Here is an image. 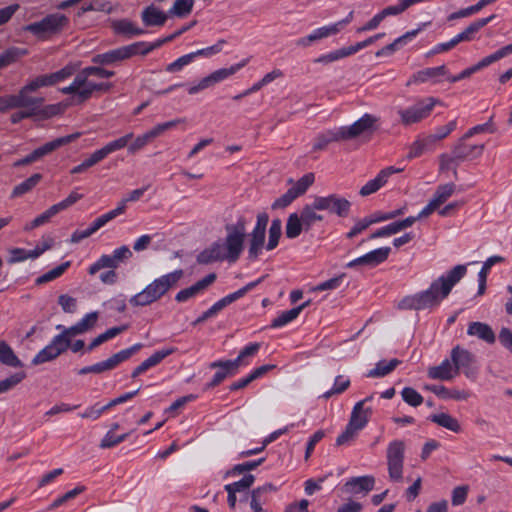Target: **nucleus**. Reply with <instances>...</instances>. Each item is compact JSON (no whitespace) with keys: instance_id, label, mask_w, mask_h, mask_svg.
<instances>
[{"instance_id":"nucleus-1","label":"nucleus","mask_w":512,"mask_h":512,"mask_svg":"<svg viewBox=\"0 0 512 512\" xmlns=\"http://www.w3.org/2000/svg\"><path fill=\"white\" fill-rule=\"evenodd\" d=\"M247 221L244 217H239L236 223L225 226L226 237L224 242L217 240L208 248L197 255V262L207 265L217 261H228L235 263L244 249V240L246 236Z\"/></svg>"},{"instance_id":"nucleus-2","label":"nucleus","mask_w":512,"mask_h":512,"mask_svg":"<svg viewBox=\"0 0 512 512\" xmlns=\"http://www.w3.org/2000/svg\"><path fill=\"white\" fill-rule=\"evenodd\" d=\"M183 275L184 271L177 269L154 279L142 291L132 296L129 303L133 307H144L157 302L178 284Z\"/></svg>"},{"instance_id":"nucleus-3","label":"nucleus","mask_w":512,"mask_h":512,"mask_svg":"<svg viewBox=\"0 0 512 512\" xmlns=\"http://www.w3.org/2000/svg\"><path fill=\"white\" fill-rule=\"evenodd\" d=\"M468 139L460 137L451 147L450 153L439 155V170L444 172L450 170L452 165H458L461 162L472 161L479 158L484 151V144H469Z\"/></svg>"},{"instance_id":"nucleus-4","label":"nucleus","mask_w":512,"mask_h":512,"mask_svg":"<svg viewBox=\"0 0 512 512\" xmlns=\"http://www.w3.org/2000/svg\"><path fill=\"white\" fill-rule=\"evenodd\" d=\"M447 296H442V290L434 281L424 291L404 297L398 308L403 310H424L438 306Z\"/></svg>"},{"instance_id":"nucleus-5","label":"nucleus","mask_w":512,"mask_h":512,"mask_svg":"<svg viewBox=\"0 0 512 512\" xmlns=\"http://www.w3.org/2000/svg\"><path fill=\"white\" fill-rule=\"evenodd\" d=\"M69 24V19L61 13L48 14L40 21L24 26V31L36 36L38 39H48L60 33Z\"/></svg>"},{"instance_id":"nucleus-6","label":"nucleus","mask_w":512,"mask_h":512,"mask_svg":"<svg viewBox=\"0 0 512 512\" xmlns=\"http://www.w3.org/2000/svg\"><path fill=\"white\" fill-rule=\"evenodd\" d=\"M143 46V41L135 42L105 53L96 54L91 58V62L98 65H115L135 55H141V48Z\"/></svg>"},{"instance_id":"nucleus-7","label":"nucleus","mask_w":512,"mask_h":512,"mask_svg":"<svg viewBox=\"0 0 512 512\" xmlns=\"http://www.w3.org/2000/svg\"><path fill=\"white\" fill-rule=\"evenodd\" d=\"M440 101L434 97L419 100L414 105L398 111L402 124L408 126L426 119Z\"/></svg>"},{"instance_id":"nucleus-8","label":"nucleus","mask_w":512,"mask_h":512,"mask_svg":"<svg viewBox=\"0 0 512 512\" xmlns=\"http://www.w3.org/2000/svg\"><path fill=\"white\" fill-rule=\"evenodd\" d=\"M404 453V441L394 440L388 444L386 458L391 481L401 482L403 479Z\"/></svg>"},{"instance_id":"nucleus-9","label":"nucleus","mask_w":512,"mask_h":512,"mask_svg":"<svg viewBox=\"0 0 512 512\" xmlns=\"http://www.w3.org/2000/svg\"><path fill=\"white\" fill-rule=\"evenodd\" d=\"M79 136H80V133H74V134L58 137L52 141H49V142L45 143L44 145L33 150L30 154H28L24 158L15 161L13 163V166L20 167V166H25V165L31 164V163L41 159L42 157L52 153L53 151L57 150L58 148L71 143L72 141L76 140Z\"/></svg>"},{"instance_id":"nucleus-10","label":"nucleus","mask_w":512,"mask_h":512,"mask_svg":"<svg viewBox=\"0 0 512 512\" xmlns=\"http://www.w3.org/2000/svg\"><path fill=\"white\" fill-rule=\"evenodd\" d=\"M269 222V215L266 212L257 215L254 229L249 234L248 259L256 260L264 247L266 228Z\"/></svg>"},{"instance_id":"nucleus-11","label":"nucleus","mask_w":512,"mask_h":512,"mask_svg":"<svg viewBox=\"0 0 512 512\" xmlns=\"http://www.w3.org/2000/svg\"><path fill=\"white\" fill-rule=\"evenodd\" d=\"M132 255L133 254L129 247L123 245L119 248H116L111 255H102L95 263L89 267L88 273L90 275H95L98 271L104 268L116 269L121 263L129 260Z\"/></svg>"},{"instance_id":"nucleus-12","label":"nucleus","mask_w":512,"mask_h":512,"mask_svg":"<svg viewBox=\"0 0 512 512\" xmlns=\"http://www.w3.org/2000/svg\"><path fill=\"white\" fill-rule=\"evenodd\" d=\"M82 76V70L75 76L73 82L66 87L60 89L65 95H72L73 104H82L89 100L95 92L96 83L89 81L90 76H85L82 84H77V80Z\"/></svg>"},{"instance_id":"nucleus-13","label":"nucleus","mask_w":512,"mask_h":512,"mask_svg":"<svg viewBox=\"0 0 512 512\" xmlns=\"http://www.w3.org/2000/svg\"><path fill=\"white\" fill-rule=\"evenodd\" d=\"M76 70V66L66 65L56 72L38 75L35 78L30 79L27 83L36 92L40 88L54 86L59 82L68 79L76 72Z\"/></svg>"},{"instance_id":"nucleus-14","label":"nucleus","mask_w":512,"mask_h":512,"mask_svg":"<svg viewBox=\"0 0 512 512\" xmlns=\"http://www.w3.org/2000/svg\"><path fill=\"white\" fill-rule=\"evenodd\" d=\"M315 200L317 202V207H320L321 211H328L338 217L345 218L350 212L351 202L337 194L317 196L315 197Z\"/></svg>"},{"instance_id":"nucleus-15","label":"nucleus","mask_w":512,"mask_h":512,"mask_svg":"<svg viewBox=\"0 0 512 512\" xmlns=\"http://www.w3.org/2000/svg\"><path fill=\"white\" fill-rule=\"evenodd\" d=\"M142 347L143 345L141 343H136L127 349H123L113 354L104 361L93 364V373L101 374L116 368L120 363L128 360L132 355L137 353Z\"/></svg>"},{"instance_id":"nucleus-16","label":"nucleus","mask_w":512,"mask_h":512,"mask_svg":"<svg viewBox=\"0 0 512 512\" xmlns=\"http://www.w3.org/2000/svg\"><path fill=\"white\" fill-rule=\"evenodd\" d=\"M451 361L453 363L455 373L458 375L462 371L467 377L475 373L473 367L475 363V356L467 349L455 346L451 350Z\"/></svg>"},{"instance_id":"nucleus-17","label":"nucleus","mask_w":512,"mask_h":512,"mask_svg":"<svg viewBox=\"0 0 512 512\" xmlns=\"http://www.w3.org/2000/svg\"><path fill=\"white\" fill-rule=\"evenodd\" d=\"M35 91L26 83L22 86L16 94L13 95L14 106L16 108H22L28 112L33 113L36 116V110L40 104H43L44 97L33 96L32 93Z\"/></svg>"},{"instance_id":"nucleus-18","label":"nucleus","mask_w":512,"mask_h":512,"mask_svg":"<svg viewBox=\"0 0 512 512\" xmlns=\"http://www.w3.org/2000/svg\"><path fill=\"white\" fill-rule=\"evenodd\" d=\"M377 122V118L371 114H364L360 119L354 122L350 126H341L339 130L341 132L344 141L354 139L366 132L372 131L374 125Z\"/></svg>"},{"instance_id":"nucleus-19","label":"nucleus","mask_w":512,"mask_h":512,"mask_svg":"<svg viewBox=\"0 0 512 512\" xmlns=\"http://www.w3.org/2000/svg\"><path fill=\"white\" fill-rule=\"evenodd\" d=\"M68 349V344L63 341L62 336H55L50 344L40 350L32 359V365H40L56 359Z\"/></svg>"},{"instance_id":"nucleus-20","label":"nucleus","mask_w":512,"mask_h":512,"mask_svg":"<svg viewBox=\"0 0 512 512\" xmlns=\"http://www.w3.org/2000/svg\"><path fill=\"white\" fill-rule=\"evenodd\" d=\"M466 265L459 264L453 267L446 275L440 276L434 282L442 290V296H448L454 287L466 274Z\"/></svg>"},{"instance_id":"nucleus-21","label":"nucleus","mask_w":512,"mask_h":512,"mask_svg":"<svg viewBox=\"0 0 512 512\" xmlns=\"http://www.w3.org/2000/svg\"><path fill=\"white\" fill-rule=\"evenodd\" d=\"M217 276L215 273H210L206 275L203 279L197 281L190 287L180 290L176 296L175 300L179 303L185 302L190 298L195 297L197 294L205 290L208 286L215 282Z\"/></svg>"},{"instance_id":"nucleus-22","label":"nucleus","mask_w":512,"mask_h":512,"mask_svg":"<svg viewBox=\"0 0 512 512\" xmlns=\"http://www.w3.org/2000/svg\"><path fill=\"white\" fill-rule=\"evenodd\" d=\"M231 360H218L210 363L209 367L211 369H218V371L214 374L212 380L206 384L205 390L214 388L221 384L227 377L233 376L236 374L238 368H234L229 365Z\"/></svg>"},{"instance_id":"nucleus-23","label":"nucleus","mask_w":512,"mask_h":512,"mask_svg":"<svg viewBox=\"0 0 512 512\" xmlns=\"http://www.w3.org/2000/svg\"><path fill=\"white\" fill-rule=\"evenodd\" d=\"M442 76H448V69L446 65L425 68L414 73L410 77L406 85L409 86L412 83H425L429 80L433 81L434 83H437L439 82L438 78Z\"/></svg>"},{"instance_id":"nucleus-24","label":"nucleus","mask_w":512,"mask_h":512,"mask_svg":"<svg viewBox=\"0 0 512 512\" xmlns=\"http://www.w3.org/2000/svg\"><path fill=\"white\" fill-rule=\"evenodd\" d=\"M176 351L175 347L164 348L153 353L149 358L144 360L140 365H138L131 373L132 378H137L148 369L157 366L161 363L166 357L173 354Z\"/></svg>"},{"instance_id":"nucleus-25","label":"nucleus","mask_w":512,"mask_h":512,"mask_svg":"<svg viewBox=\"0 0 512 512\" xmlns=\"http://www.w3.org/2000/svg\"><path fill=\"white\" fill-rule=\"evenodd\" d=\"M338 33L339 32L337 30V25H334L333 23L327 26L317 28L309 35L299 38L296 41V45L299 47H309L313 42L322 40L332 35H336Z\"/></svg>"},{"instance_id":"nucleus-26","label":"nucleus","mask_w":512,"mask_h":512,"mask_svg":"<svg viewBox=\"0 0 512 512\" xmlns=\"http://www.w3.org/2000/svg\"><path fill=\"white\" fill-rule=\"evenodd\" d=\"M317 211H321V209L317 207V202L314 199L311 204L304 205L298 213L305 226V232L311 230L316 222H322L324 220V216L317 213Z\"/></svg>"},{"instance_id":"nucleus-27","label":"nucleus","mask_w":512,"mask_h":512,"mask_svg":"<svg viewBox=\"0 0 512 512\" xmlns=\"http://www.w3.org/2000/svg\"><path fill=\"white\" fill-rule=\"evenodd\" d=\"M372 415L371 407H363V402H357L351 412L349 424L358 430H362Z\"/></svg>"},{"instance_id":"nucleus-28","label":"nucleus","mask_w":512,"mask_h":512,"mask_svg":"<svg viewBox=\"0 0 512 512\" xmlns=\"http://www.w3.org/2000/svg\"><path fill=\"white\" fill-rule=\"evenodd\" d=\"M452 361L445 359L439 365L432 366L428 369V377L435 380L449 381L457 374L454 372Z\"/></svg>"},{"instance_id":"nucleus-29","label":"nucleus","mask_w":512,"mask_h":512,"mask_svg":"<svg viewBox=\"0 0 512 512\" xmlns=\"http://www.w3.org/2000/svg\"><path fill=\"white\" fill-rule=\"evenodd\" d=\"M467 334L476 336L478 339L488 344H494L496 341V335L493 329L488 324L482 322H471L468 326Z\"/></svg>"},{"instance_id":"nucleus-30","label":"nucleus","mask_w":512,"mask_h":512,"mask_svg":"<svg viewBox=\"0 0 512 512\" xmlns=\"http://www.w3.org/2000/svg\"><path fill=\"white\" fill-rule=\"evenodd\" d=\"M375 478L370 475L353 477L348 480L344 487L347 492L360 493L369 492L374 488Z\"/></svg>"},{"instance_id":"nucleus-31","label":"nucleus","mask_w":512,"mask_h":512,"mask_svg":"<svg viewBox=\"0 0 512 512\" xmlns=\"http://www.w3.org/2000/svg\"><path fill=\"white\" fill-rule=\"evenodd\" d=\"M168 17V13L160 11L153 4L146 7L141 13L142 21L148 27L163 26Z\"/></svg>"},{"instance_id":"nucleus-32","label":"nucleus","mask_w":512,"mask_h":512,"mask_svg":"<svg viewBox=\"0 0 512 512\" xmlns=\"http://www.w3.org/2000/svg\"><path fill=\"white\" fill-rule=\"evenodd\" d=\"M344 141L339 130L336 129L326 130L318 134L314 140L313 151H322L332 142Z\"/></svg>"},{"instance_id":"nucleus-33","label":"nucleus","mask_w":512,"mask_h":512,"mask_svg":"<svg viewBox=\"0 0 512 512\" xmlns=\"http://www.w3.org/2000/svg\"><path fill=\"white\" fill-rule=\"evenodd\" d=\"M112 28L116 34L124 35L129 38L144 33L143 29L136 27L135 24L128 19L113 21Z\"/></svg>"},{"instance_id":"nucleus-34","label":"nucleus","mask_w":512,"mask_h":512,"mask_svg":"<svg viewBox=\"0 0 512 512\" xmlns=\"http://www.w3.org/2000/svg\"><path fill=\"white\" fill-rule=\"evenodd\" d=\"M512 54V43L506 46L501 47L494 53L482 58L479 62H477L474 67L476 71H480L483 68L490 66L491 64L501 60L502 58Z\"/></svg>"},{"instance_id":"nucleus-35","label":"nucleus","mask_w":512,"mask_h":512,"mask_svg":"<svg viewBox=\"0 0 512 512\" xmlns=\"http://www.w3.org/2000/svg\"><path fill=\"white\" fill-rule=\"evenodd\" d=\"M428 419L436 423L437 425L444 427L452 432L459 433L461 431V426L459 421L447 413L440 414H432L428 417Z\"/></svg>"},{"instance_id":"nucleus-36","label":"nucleus","mask_w":512,"mask_h":512,"mask_svg":"<svg viewBox=\"0 0 512 512\" xmlns=\"http://www.w3.org/2000/svg\"><path fill=\"white\" fill-rule=\"evenodd\" d=\"M127 329H128V325H121V326H116V327L107 329L104 333H101L100 335L95 337L90 342V344L87 346V351H89V352L92 351L96 347H98L101 344H103L104 342L116 337L117 335L126 331Z\"/></svg>"},{"instance_id":"nucleus-37","label":"nucleus","mask_w":512,"mask_h":512,"mask_svg":"<svg viewBox=\"0 0 512 512\" xmlns=\"http://www.w3.org/2000/svg\"><path fill=\"white\" fill-rule=\"evenodd\" d=\"M302 231H305V226L303 224V221L298 213H292L289 215L287 222H286V228H285V235L288 239H295L297 238Z\"/></svg>"},{"instance_id":"nucleus-38","label":"nucleus","mask_w":512,"mask_h":512,"mask_svg":"<svg viewBox=\"0 0 512 512\" xmlns=\"http://www.w3.org/2000/svg\"><path fill=\"white\" fill-rule=\"evenodd\" d=\"M0 363L14 368L23 366V363L5 341H0Z\"/></svg>"},{"instance_id":"nucleus-39","label":"nucleus","mask_w":512,"mask_h":512,"mask_svg":"<svg viewBox=\"0 0 512 512\" xmlns=\"http://www.w3.org/2000/svg\"><path fill=\"white\" fill-rule=\"evenodd\" d=\"M400 364V361L398 359H391L389 362H386L385 360L379 361L375 368L371 369L367 373V377L370 378H379L384 377L391 373L398 365Z\"/></svg>"},{"instance_id":"nucleus-40","label":"nucleus","mask_w":512,"mask_h":512,"mask_svg":"<svg viewBox=\"0 0 512 512\" xmlns=\"http://www.w3.org/2000/svg\"><path fill=\"white\" fill-rule=\"evenodd\" d=\"M42 179V174L35 173L31 175L29 178L21 182L20 184L16 185L11 193V197H19L22 196L29 191H31Z\"/></svg>"},{"instance_id":"nucleus-41","label":"nucleus","mask_w":512,"mask_h":512,"mask_svg":"<svg viewBox=\"0 0 512 512\" xmlns=\"http://www.w3.org/2000/svg\"><path fill=\"white\" fill-rule=\"evenodd\" d=\"M193 6L194 0H176L167 13L169 17L185 18L192 12Z\"/></svg>"},{"instance_id":"nucleus-42","label":"nucleus","mask_w":512,"mask_h":512,"mask_svg":"<svg viewBox=\"0 0 512 512\" xmlns=\"http://www.w3.org/2000/svg\"><path fill=\"white\" fill-rule=\"evenodd\" d=\"M390 252H391L390 247H381V248H378V249H375L373 251L366 253L364 255L365 260H366V265L374 267V266H377V265L383 263L388 258Z\"/></svg>"},{"instance_id":"nucleus-43","label":"nucleus","mask_w":512,"mask_h":512,"mask_svg":"<svg viewBox=\"0 0 512 512\" xmlns=\"http://www.w3.org/2000/svg\"><path fill=\"white\" fill-rule=\"evenodd\" d=\"M70 265H71L70 261H66V262L58 265L57 267L53 268L52 270H50V271L44 273L43 275L39 276L35 280V284L36 285H42V284L48 283L50 281H53V280L59 278L70 267Z\"/></svg>"},{"instance_id":"nucleus-44","label":"nucleus","mask_w":512,"mask_h":512,"mask_svg":"<svg viewBox=\"0 0 512 512\" xmlns=\"http://www.w3.org/2000/svg\"><path fill=\"white\" fill-rule=\"evenodd\" d=\"M27 54V50L18 47H11L0 54V69L16 62L18 58Z\"/></svg>"},{"instance_id":"nucleus-45","label":"nucleus","mask_w":512,"mask_h":512,"mask_svg":"<svg viewBox=\"0 0 512 512\" xmlns=\"http://www.w3.org/2000/svg\"><path fill=\"white\" fill-rule=\"evenodd\" d=\"M59 212L60 211L57 209L55 204L52 205L46 211H44L43 213L38 215L33 221H31L30 223L26 224L25 227H24V230L25 231H30V230H33L34 228H37L39 226H42V225L46 224L47 222L50 221V219L53 216H55Z\"/></svg>"},{"instance_id":"nucleus-46","label":"nucleus","mask_w":512,"mask_h":512,"mask_svg":"<svg viewBox=\"0 0 512 512\" xmlns=\"http://www.w3.org/2000/svg\"><path fill=\"white\" fill-rule=\"evenodd\" d=\"M261 347L260 343H251L245 346L239 353L238 357L229 362V365L234 368H239L242 364H244V360L248 357H253L256 355Z\"/></svg>"},{"instance_id":"nucleus-47","label":"nucleus","mask_w":512,"mask_h":512,"mask_svg":"<svg viewBox=\"0 0 512 512\" xmlns=\"http://www.w3.org/2000/svg\"><path fill=\"white\" fill-rule=\"evenodd\" d=\"M282 234V222L280 219H274L271 222L270 228H269V237H268V243L266 245L267 250H273L277 247L279 243V239Z\"/></svg>"},{"instance_id":"nucleus-48","label":"nucleus","mask_w":512,"mask_h":512,"mask_svg":"<svg viewBox=\"0 0 512 512\" xmlns=\"http://www.w3.org/2000/svg\"><path fill=\"white\" fill-rule=\"evenodd\" d=\"M432 146L433 144L431 142H428V136L424 138H419L410 145L406 158L408 160L417 158L421 156L426 149H429Z\"/></svg>"},{"instance_id":"nucleus-49","label":"nucleus","mask_w":512,"mask_h":512,"mask_svg":"<svg viewBox=\"0 0 512 512\" xmlns=\"http://www.w3.org/2000/svg\"><path fill=\"white\" fill-rule=\"evenodd\" d=\"M350 56L346 47L331 51L327 54L320 55L313 60L314 63L328 65L332 62L338 61L345 57Z\"/></svg>"},{"instance_id":"nucleus-50","label":"nucleus","mask_w":512,"mask_h":512,"mask_svg":"<svg viewBox=\"0 0 512 512\" xmlns=\"http://www.w3.org/2000/svg\"><path fill=\"white\" fill-rule=\"evenodd\" d=\"M115 75L114 71L104 69L98 66H88L82 69V76L77 80V84L85 81V76H97L99 78H111Z\"/></svg>"},{"instance_id":"nucleus-51","label":"nucleus","mask_w":512,"mask_h":512,"mask_svg":"<svg viewBox=\"0 0 512 512\" xmlns=\"http://www.w3.org/2000/svg\"><path fill=\"white\" fill-rule=\"evenodd\" d=\"M456 185L454 183H446L439 185L433 195V198L439 206L445 203L455 192Z\"/></svg>"},{"instance_id":"nucleus-52","label":"nucleus","mask_w":512,"mask_h":512,"mask_svg":"<svg viewBox=\"0 0 512 512\" xmlns=\"http://www.w3.org/2000/svg\"><path fill=\"white\" fill-rule=\"evenodd\" d=\"M300 313H301V307H294L290 310L284 311L279 316H277L276 318L273 319L270 326L272 328L282 327V326L288 324L289 322L293 321L294 319H296Z\"/></svg>"},{"instance_id":"nucleus-53","label":"nucleus","mask_w":512,"mask_h":512,"mask_svg":"<svg viewBox=\"0 0 512 512\" xmlns=\"http://www.w3.org/2000/svg\"><path fill=\"white\" fill-rule=\"evenodd\" d=\"M456 126V120H452L446 125L438 127L435 133L428 135V142H431L434 145L436 142L445 139L451 132L456 129Z\"/></svg>"},{"instance_id":"nucleus-54","label":"nucleus","mask_w":512,"mask_h":512,"mask_svg":"<svg viewBox=\"0 0 512 512\" xmlns=\"http://www.w3.org/2000/svg\"><path fill=\"white\" fill-rule=\"evenodd\" d=\"M315 177L313 173H307L303 175L294 185L290 188L294 192L295 196H299L306 193L308 188L314 183Z\"/></svg>"},{"instance_id":"nucleus-55","label":"nucleus","mask_w":512,"mask_h":512,"mask_svg":"<svg viewBox=\"0 0 512 512\" xmlns=\"http://www.w3.org/2000/svg\"><path fill=\"white\" fill-rule=\"evenodd\" d=\"M248 63V59L243 60L240 63H237L235 65H232L229 68H221L214 72H212V75L214 77V80L216 83L221 82L228 77L234 75L237 71H239L241 68H243Z\"/></svg>"},{"instance_id":"nucleus-56","label":"nucleus","mask_w":512,"mask_h":512,"mask_svg":"<svg viewBox=\"0 0 512 512\" xmlns=\"http://www.w3.org/2000/svg\"><path fill=\"white\" fill-rule=\"evenodd\" d=\"M89 11H102L106 13H110L112 11V6L110 2H91L88 4H83L79 10L77 11V16L81 17L85 13Z\"/></svg>"},{"instance_id":"nucleus-57","label":"nucleus","mask_w":512,"mask_h":512,"mask_svg":"<svg viewBox=\"0 0 512 512\" xmlns=\"http://www.w3.org/2000/svg\"><path fill=\"white\" fill-rule=\"evenodd\" d=\"M36 112V118L40 119H48L53 116L59 115L62 113V108L60 104H48L44 105L40 104L37 108Z\"/></svg>"},{"instance_id":"nucleus-58","label":"nucleus","mask_w":512,"mask_h":512,"mask_svg":"<svg viewBox=\"0 0 512 512\" xmlns=\"http://www.w3.org/2000/svg\"><path fill=\"white\" fill-rule=\"evenodd\" d=\"M401 396L403 401L412 407H418L423 403L422 395L412 387L403 388Z\"/></svg>"},{"instance_id":"nucleus-59","label":"nucleus","mask_w":512,"mask_h":512,"mask_svg":"<svg viewBox=\"0 0 512 512\" xmlns=\"http://www.w3.org/2000/svg\"><path fill=\"white\" fill-rule=\"evenodd\" d=\"M496 16L494 14L490 15L486 18L478 19L474 22H472L464 31L463 33L467 35V38L469 41L473 39L474 34H476L481 28L486 26L488 23H490Z\"/></svg>"},{"instance_id":"nucleus-60","label":"nucleus","mask_w":512,"mask_h":512,"mask_svg":"<svg viewBox=\"0 0 512 512\" xmlns=\"http://www.w3.org/2000/svg\"><path fill=\"white\" fill-rule=\"evenodd\" d=\"M255 481V477L252 474H246L239 481L225 485V489H231L233 492H241L249 489Z\"/></svg>"},{"instance_id":"nucleus-61","label":"nucleus","mask_w":512,"mask_h":512,"mask_svg":"<svg viewBox=\"0 0 512 512\" xmlns=\"http://www.w3.org/2000/svg\"><path fill=\"white\" fill-rule=\"evenodd\" d=\"M132 138H133V133H128L118 139H115V140L107 143L103 147L106 150L107 154L109 155L115 151H118V150L126 147Z\"/></svg>"},{"instance_id":"nucleus-62","label":"nucleus","mask_w":512,"mask_h":512,"mask_svg":"<svg viewBox=\"0 0 512 512\" xmlns=\"http://www.w3.org/2000/svg\"><path fill=\"white\" fill-rule=\"evenodd\" d=\"M384 185V174L377 175L374 179L368 181L361 189V196H368L378 191Z\"/></svg>"},{"instance_id":"nucleus-63","label":"nucleus","mask_w":512,"mask_h":512,"mask_svg":"<svg viewBox=\"0 0 512 512\" xmlns=\"http://www.w3.org/2000/svg\"><path fill=\"white\" fill-rule=\"evenodd\" d=\"M26 374L24 372H17L9 376L8 378L0 381V394L5 393L19 384L24 378Z\"/></svg>"},{"instance_id":"nucleus-64","label":"nucleus","mask_w":512,"mask_h":512,"mask_svg":"<svg viewBox=\"0 0 512 512\" xmlns=\"http://www.w3.org/2000/svg\"><path fill=\"white\" fill-rule=\"evenodd\" d=\"M128 433H125V434H122V435H119V436H115L112 431H108L105 436L103 437V439L101 440V443H100V448L102 449H107V448H111V447H114L116 446L117 444L123 442L124 440L127 439L128 437Z\"/></svg>"}]
</instances>
